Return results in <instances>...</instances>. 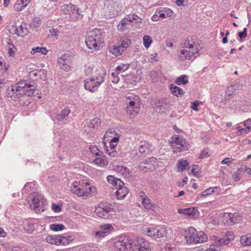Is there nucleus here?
I'll list each match as a JSON object with an SVG mask.
<instances>
[{"mask_svg": "<svg viewBox=\"0 0 251 251\" xmlns=\"http://www.w3.org/2000/svg\"><path fill=\"white\" fill-rule=\"evenodd\" d=\"M36 87L34 82L23 80L15 85L9 86L6 91V96L16 101L22 96H32Z\"/></svg>", "mask_w": 251, "mask_h": 251, "instance_id": "f257e3e1", "label": "nucleus"}, {"mask_svg": "<svg viewBox=\"0 0 251 251\" xmlns=\"http://www.w3.org/2000/svg\"><path fill=\"white\" fill-rule=\"evenodd\" d=\"M181 49L178 53L180 60H194L199 55V50L193 41L185 40L181 44Z\"/></svg>", "mask_w": 251, "mask_h": 251, "instance_id": "f03ea898", "label": "nucleus"}, {"mask_svg": "<svg viewBox=\"0 0 251 251\" xmlns=\"http://www.w3.org/2000/svg\"><path fill=\"white\" fill-rule=\"evenodd\" d=\"M103 42L101 31L98 28H95L87 33L85 43L89 49L99 50Z\"/></svg>", "mask_w": 251, "mask_h": 251, "instance_id": "7ed1b4c3", "label": "nucleus"}, {"mask_svg": "<svg viewBox=\"0 0 251 251\" xmlns=\"http://www.w3.org/2000/svg\"><path fill=\"white\" fill-rule=\"evenodd\" d=\"M185 239L188 244H196L206 241L207 237L203 232H197L195 228L190 227L188 230L185 231Z\"/></svg>", "mask_w": 251, "mask_h": 251, "instance_id": "20e7f679", "label": "nucleus"}, {"mask_svg": "<svg viewBox=\"0 0 251 251\" xmlns=\"http://www.w3.org/2000/svg\"><path fill=\"white\" fill-rule=\"evenodd\" d=\"M71 191L78 197H88L91 193H94L96 191V188L94 186H89V184L87 182L82 185L75 182L72 184Z\"/></svg>", "mask_w": 251, "mask_h": 251, "instance_id": "39448f33", "label": "nucleus"}, {"mask_svg": "<svg viewBox=\"0 0 251 251\" xmlns=\"http://www.w3.org/2000/svg\"><path fill=\"white\" fill-rule=\"evenodd\" d=\"M140 98L133 94H129L126 97V103L128 105L126 109L127 114L131 117L137 115L139 111Z\"/></svg>", "mask_w": 251, "mask_h": 251, "instance_id": "423d86ee", "label": "nucleus"}, {"mask_svg": "<svg viewBox=\"0 0 251 251\" xmlns=\"http://www.w3.org/2000/svg\"><path fill=\"white\" fill-rule=\"evenodd\" d=\"M104 5L107 10L106 16L110 19L117 16L122 9V5L119 0H106Z\"/></svg>", "mask_w": 251, "mask_h": 251, "instance_id": "0eeeda50", "label": "nucleus"}, {"mask_svg": "<svg viewBox=\"0 0 251 251\" xmlns=\"http://www.w3.org/2000/svg\"><path fill=\"white\" fill-rule=\"evenodd\" d=\"M170 143L174 153L185 151L189 148V144L186 142V139L181 136L172 137Z\"/></svg>", "mask_w": 251, "mask_h": 251, "instance_id": "6e6552de", "label": "nucleus"}, {"mask_svg": "<svg viewBox=\"0 0 251 251\" xmlns=\"http://www.w3.org/2000/svg\"><path fill=\"white\" fill-rule=\"evenodd\" d=\"M132 240L126 236H121L114 243V247L118 251L132 250Z\"/></svg>", "mask_w": 251, "mask_h": 251, "instance_id": "1a4fd4ad", "label": "nucleus"}, {"mask_svg": "<svg viewBox=\"0 0 251 251\" xmlns=\"http://www.w3.org/2000/svg\"><path fill=\"white\" fill-rule=\"evenodd\" d=\"M112 212H115L114 208L111 204L106 202H100L95 210L96 214L101 218H107Z\"/></svg>", "mask_w": 251, "mask_h": 251, "instance_id": "9d476101", "label": "nucleus"}, {"mask_svg": "<svg viewBox=\"0 0 251 251\" xmlns=\"http://www.w3.org/2000/svg\"><path fill=\"white\" fill-rule=\"evenodd\" d=\"M145 233L148 236L153 237L155 240L166 237L167 230L164 226L149 227L145 230Z\"/></svg>", "mask_w": 251, "mask_h": 251, "instance_id": "9b49d317", "label": "nucleus"}, {"mask_svg": "<svg viewBox=\"0 0 251 251\" xmlns=\"http://www.w3.org/2000/svg\"><path fill=\"white\" fill-rule=\"evenodd\" d=\"M151 104L154 109L160 113H164L169 108L170 104L164 98L151 99Z\"/></svg>", "mask_w": 251, "mask_h": 251, "instance_id": "f8f14e48", "label": "nucleus"}, {"mask_svg": "<svg viewBox=\"0 0 251 251\" xmlns=\"http://www.w3.org/2000/svg\"><path fill=\"white\" fill-rule=\"evenodd\" d=\"M132 251H150V244L143 238L137 237L132 240Z\"/></svg>", "mask_w": 251, "mask_h": 251, "instance_id": "ddd939ff", "label": "nucleus"}, {"mask_svg": "<svg viewBox=\"0 0 251 251\" xmlns=\"http://www.w3.org/2000/svg\"><path fill=\"white\" fill-rule=\"evenodd\" d=\"M138 198L146 210H151L152 211H156L158 210V206L153 202H151V200L144 192L141 191L138 193Z\"/></svg>", "mask_w": 251, "mask_h": 251, "instance_id": "4468645a", "label": "nucleus"}, {"mask_svg": "<svg viewBox=\"0 0 251 251\" xmlns=\"http://www.w3.org/2000/svg\"><path fill=\"white\" fill-rule=\"evenodd\" d=\"M242 219L239 213H224L222 216V221L225 225L232 226L239 222Z\"/></svg>", "mask_w": 251, "mask_h": 251, "instance_id": "2eb2a0df", "label": "nucleus"}, {"mask_svg": "<svg viewBox=\"0 0 251 251\" xmlns=\"http://www.w3.org/2000/svg\"><path fill=\"white\" fill-rule=\"evenodd\" d=\"M29 199L32 200V202L29 204L31 207L37 209L39 212L44 211L43 202L41 196H39L37 193H34L29 197Z\"/></svg>", "mask_w": 251, "mask_h": 251, "instance_id": "dca6fc26", "label": "nucleus"}, {"mask_svg": "<svg viewBox=\"0 0 251 251\" xmlns=\"http://www.w3.org/2000/svg\"><path fill=\"white\" fill-rule=\"evenodd\" d=\"M119 136L114 129H109L105 133L103 136V144H107V142L112 141L113 142H118Z\"/></svg>", "mask_w": 251, "mask_h": 251, "instance_id": "f3484780", "label": "nucleus"}, {"mask_svg": "<svg viewBox=\"0 0 251 251\" xmlns=\"http://www.w3.org/2000/svg\"><path fill=\"white\" fill-rule=\"evenodd\" d=\"M136 148L141 155H146L152 152L153 150L152 145L146 141L141 142L139 146Z\"/></svg>", "mask_w": 251, "mask_h": 251, "instance_id": "a211bd4d", "label": "nucleus"}, {"mask_svg": "<svg viewBox=\"0 0 251 251\" xmlns=\"http://www.w3.org/2000/svg\"><path fill=\"white\" fill-rule=\"evenodd\" d=\"M13 34H16L18 36L24 37L28 32V29L25 23H22L19 26H12L10 29Z\"/></svg>", "mask_w": 251, "mask_h": 251, "instance_id": "6ab92c4d", "label": "nucleus"}, {"mask_svg": "<svg viewBox=\"0 0 251 251\" xmlns=\"http://www.w3.org/2000/svg\"><path fill=\"white\" fill-rule=\"evenodd\" d=\"M118 142H113L110 141L107 142V144H104L105 152L110 157H116L118 153L115 150V148Z\"/></svg>", "mask_w": 251, "mask_h": 251, "instance_id": "aec40b11", "label": "nucleus"}, {"mask_svg": "<svg viewBox=\"0 0 251 251\" xmlns=\"http://www.w3.org/2000/svg\"><path fill=\"white\" fill-rule=\"evenodd\" d=\"M157 160L156 158L152 157L147 158L145 161L141 162L139 167L141 168L146 169L152 170L155 168L156 165Z\"/></svg>", "mask_w": 251, "mask_h": 251, "instance_id": "412c9836", "label": "nucleus"}, {"mask_svg": "<svg viewBox=\"0 0 251 251\" xmlns=\"http://www.w3.org/2000/svg\"><path fill=\"white\" fill-rule=\"evenodd\" d=\"M93 163L101 167H105L108 164L107 157L103 154V153L96 154V158L93 160Z\"/></svg>", "mask_w": 251, "mask_h": 251, "instance_id": "4be33fe9", "label": "nucleus"}, {"mask_svg": "<svg viewBox=\"0 0 251 251\" xmlns=\"http://www.w3.org/2000/svg\"><path fill=\"white\" fill-rule=\"evenodd\" d=\"M178 213L186 216L187 218H194L198 215L197 210L194 207L178 209Z\"/></svg>", "mask_w": 251, "mask_h": 251, "instance_id": "5701e85b", "label": "nucleus"}, {"mask_svg": "<svg viewBox=\"0 0 251 251\" xmlns=\"http://www.w3.org/2000/svg\"><path fill=\"white\" fill-rule=\"evenodd\" d=\"M85 88L91 92H95L98 88V85L97 84L95 77L87 79L85 81Z\"/></svg>", "mask_w": 251, "mask_h": 251, "instance_id": "b1692460", "label": "nucleus"}, {"mask_svg": "<svg viewBox=\"0 0 251 251\" xmlns=\"http://www.w3.org/2000/svg\"><path fill=\"white\" fill-rule=\"evenodd\" d=\"M117 189L115 195L119 200H122L125 198L128 193V189L127 187L124 186V185L118 186L116 188Z\"/></svg>", "mask_w": 251, "mask_h": 251, "instance_id": "393cba45", "label": "nucleus"}, {"mask_svg": "<svg viewBox=\"0 0 251 251\" xmlns=\"http://www.w3.org/2000/svg\"><path fill=\"white\" fill-rule=\"evenodd\" d=\"M159 17L161 19H165L168 17H170L173 15V11L170 8H159L156 10Z\"/></svg>", "mask_w": 251, "mask_h": 251, "instance_id": "a878e982", "label": "nucleus"}, {"mask_svg": "<svg viewBox=\"0 0 251 251\" xmlns=\"http://www.w3.org/2000/svg\"><path fill=\"white\" fill-rule=\"evenodd\" d=\"M234 238V235L231 231H227L222 238L219 240V243L221 245H228Z\"/></svg>", "mask_w": 251, "mask_h": 251, "instance_id": "bb28decb", "label": "nucleus"}, {"mask_svg": "<svg viewBox=\"0 0 251 251\" xmlns=\"http://www.w3.org/2000/svg\"><path fill=\"white\" fill-rule=\"evenodd\" d=\"M31 0H17L14 9L17 12L21 11L25 8L30 3Z\"/></svg>", "mask_w": 251, "mask_h": 251, "instance_id": "cd10ccee", "label": "nucleus"}, {"mask_svg": "<svg viewBox=\"0 0 251 251\" xmlns=\"http://www.w3.org/2000/svg\"><path fill=\"white\" fill-rule=\"evenodd\" d=\"M107 180L109 184H111V187L113 189H115L118 186L125 185L124 183L120 179L115 178L112 176H108L107 177Z\"/></svg>", "mask_w": 251, "mask_h": 251, "instance_id": "c85d7f7f", "label": "nucleus"}, {"mask_svg": "<svg viewBox=\"0 0 251 251\" xmlns=\"http://www.w3.org/2000/svg\"><path fill=\"white\" fill-rule=\"evenodd\" d=\"M70 112V109L69 108L66 107L61 110L59 113L57 114L56 116V118L58 121L66 120Z\"/></svg>", "mask_w": 251, "mask_h": 251, "instance_id": "c756f323", "label": "nucleus"}, {"mask_svg": "<svg viewBox=\"0 0 251 251\" xmlns=\"http://www.w3.org/2000/svg\"><path fill=\"white\" fill-rule=\"evenodd\" d=\"M109 51L113 54L118 56L120 55L124 52V49H122L121 46H112L109 47Z\"/></svg>", "mask_w": 251, "mask_h": 251, "instance_id": "7c9ffc66", "label": "nucleus"}, {"mask_svg": "<svg viewBox=\"0 0 251 251\" xmlns=\"http://www.w3.org/2000/svg\"><path fill=\"white\" fill-rule=\"evenodd\" d=\"M170 88L171 91V93L175 96L178 97L181 95L183 93V90L179 87H177L174 84H171Z\"/></svg>", "mask_w": 251, "mask_h": 251, "instance_id": "2f4dec72", "label": "nucleus"}, {"mask_svg": "<svg viewBox=\"0 0 251 251\" xmlns=\"http://www.w3.org/2000/svg\"><path fill=\"white\" fill-rule=\"evenodd\" d=\"M59 235H48L46 237V241L48 243L55 245H59Z\"/></svg>", "mask_w": 251, "mask_h": 251, "instance_id": "473e14b6", "label": "nucleus"}, {"mask_svg": "<svg viewBox=\"0 0 251 251\" xmlns=\"http://www.w3.org/2000/svg\"><path fill=\"white\" fill-rule=\"evenodd\" d=\"M240 243L244 246H251V235L247 234L240 238Z\"/></svg>", "mask_w": 251, "mask_h": 251, "instance_id": "72a5a7b5", "label": "nucleus"}, {"mask_svg": "<svg viewBox=\"0 0 251 251\" xmlns=\"http://www.w3.org/2000/svg\"><path fill=\"white\" fill-rule=\"evenodd\" d=\"M188 82V76L186 75H183L178 77L175 83L178 85L186 84Z\"/></svg>", "mask_w": 251, "mask_h": 251, "instance_id": "f704fd0d", "label": "nucleus"}, {"mask_svg": "<svg viewBox=\"0 0 251 251\" xmlns=\"http://www.w3.org/2000/svg\"><path fill=\"white\" fill-rule=\"evenodd\" d=\"M9 65L5 61L4 59L0 57V72H6L9 69Z\"/></svg>", "mask_w": 251, "mask_h": 251, "instance_id": "c9c22d12", "label": "nucleus"}, {"mask_svg": "<svg viewBox=\"0 0 251 251\" xmlns=\"http://www.w3.org/2000/svg\"><path fill=\"white\" fill-rule=\"evenodd\" d=\"M72 240L73 238L72 236H68L66 237L59 235V245H66Z\"/></svg>", "mask_w": 251, "mask_h": 251, "instance_id": "e433bc0d", "label": "nucleus"}, {"mask_svg": "<svg viewBox=\"0 0 251 251\" xmlns=\"http://www.w3.org/2000/svg\"><path fill=\"white\" fill-rule=\"evenodd\" d=\"M8 53L10 56H13L15 55L17 49L14 44L11 42V40L10 39L8 40Z\"/></svg>", "mask_w": 251, "mask_h": 251, "instance_id": "4c0bfd02", "label": "nucleus"}, {"mask_svg": "<svg viewBox=\"0 0 251 251\" xmlns=\"http://www.w3.org/2000/svg\"><path fill=\"white\" fill-rule=\"evenodd\" d=\"M129 64H122L116 67L115 72L118 74L121 73L122 72H124L126 70H127L129 68Z\"/></svg>", "mask_w": 251, "mask_h": 251, "instance_id": "58836bf2", "label": "nucleus"}, {"mask_svg": "<svg viewBox=\"0 0 251 251\" xmlns=\"http://www.w3.org/2000/svg\"><path fill=\"white\" fill-rule=\"evenodd\" d=\"M101 121L98 117L94 118L91 120L90 126L92 128H98L100 125Z\"/></svg>", "mask_w": 251, "mask_h": 251, "instance_id": "ea45409f", "label": "nucleus"}, {"mask_svg": "<svg viewBox=\"0 0 251 251\" xmlns=\"http://www.w3.org/2000/svg\"><path fill=\"white\" fill-rule=\"evenodd\" d=\"M41 53L42 54H46L48 52V50L46 48L37 47L34 49H32L31 51V53L34 54L35 53Z\"/></svg>", "mask_w": 251, "mask_h": 251, "instance_id": "a19ab883", "label": "nucleus"}, {"mask_svg": "<svg viewBox=\"0 0 251 251\" xmlns=\"http://www.w3.org/2000/svg\"><path fill=\"white\" fill-rule=\"evenodd\" d=\"M188 163L186 160H179L177 164V168L179 172H182L186 169L188 165Z\"/></svg>", "mask_w": 251, "mask_h": 251, "instance_id": "79ce46f5", "label": "nucleus"}, {"mask_svg": "<svg viewBox=\"0 0 251 251\" xmlns=\"http://www.w3.org/2000/svg\"><path fill=\"white\" fill-rule=\"evenodd\" d=\"M100 229L103 232H104L105 234L107 236L108 234L110 233L112 229H113V227L109 224L101 225L100 226Z\"/></svg>", "mask_w": 251, "mask_h": 251, "instance_id": "37998d69", "label": "nucleus"}, {"mask_svg": "<svg viewBox=\"0 0 251 251\" xmlns=\"http://www.w3.org/2000/svg\"><path fill=\"white\" fill-rule=\"evenodd\" d=\"M57 62L60 68L65 71L68 72L71 69L70 66L67 64L66 61H64L62 59H58Z\"/></svg>", "mask_w": 251, "mask_h": 251, "instance_id": "c03bdc74", "label": "nucleus"}, {"mask_svg": "<svg viewBox=\"0 0 251 251\" xmlns=\"http://www.w3.org/2000/svg\"><path fill=\"white\" fill-rule=\"evenodd\" d=\"M143 44L146 48H148L152 43L151 37L149 35H145L143 38Z\"/></svg>", "mask_w": 251, "mask_h": 251, "instance_id": "a18cd8bd", "label": "nucleus"}, {"mask_svg": "<svg viewBox=\"0 0 251 251\" xmlns=\"http://www.w3.org/2000/svg\"><path fill=\"white\" fill-rule=\"evenodd\" d=\"M118 74H119L115 72H113L111 74V75L109 76V81H111L112 83H113L115 84H117L120 80V78L118 76Z\"/></svg>", "mask_w": 251, "mask_h": 251, "instance_id": "49530a36", "label": "nucleus"}, {"mask_svg": "<svg viewBox=\"0 0 251 251\" xmlns=\"http://www.w3.org/2000/svg\"><path fill=\"white\" fill-rule=\"evenodd\" d=\"M128 24L127 23V20L123 19L119 24L118 25V29L119 31H123L126 29V25Z\"/></svg>", "mask_w": 251, "mask_h": 251, "instance_id": "de8ad7c7", "label": "nucleus"}, {"mask_svg": "<svg viewBox=\"0 0 251 251\" xmlns=\"http://www.w3.org/2000/svg\"><path fill=\"white\" fill-rule=\"evenodd\" d=\"M102 72L101 73L100 75L97 76L96 78H95V81L97 84L98 85V86L102 83L104 81V77L106 75V72H105V70H102Z\"/></svg>", "mask_w": 251, "mask_h": 251, "instance_id": "09e8293b", "label": "nucleus"}, {"mask_svg": "<svg viewBox=\"0 0 251 251\" xmlns=\"http://www.w3.org/2000/svg\"><path fill=\"white\" fill-rule=\"evenodd\" d=\"M41 24V20L39 17H35L33 19L32 23H30V26L32 28H36L39 27Z\"/></svg>", "mask_w": 251, "mask_h": 251, "instance_id": "8fccbe9b", "label": "nucleus"}, {"mask_svg": "<svg viewBox=\"0 0 251 251\" xmlns=\"http://www.w3.org/2000/svg\"><path fill=\"white\" fill-rule=\"evenodd\" d=\"M50 228L52 230L59 231L63 230L64 226L62 224H53L50 225Z\"/></svg>", "mask_w": 251, "mask_h": 251, "instance_id": "3c124183", "label": "nucleus"}, {"mask_svg": "<svg viewBox=\"0 0 251 251\" xmlns=\"http://www.w3.org/2000/svg\"><path fill=\"white\" fill-rule=\"evenodd\" d=\"M211 152L208 149H204L201 152L200 155V158L201 159L206 158L210 156Z\"/></svg>", "mask_w": 251, "mask_h": 251, "instance_id": "603ef678", "label": "nucleus"}, {"mask_svg": "<svg viewBox=\"0 0 251 251\" xmlns=\"http://www.w3.org/2000/svg\"><path fill=\"white\" fill-rule=\"evenodd\" d=\"M251 128V126H247L245 128H242V129H240L239 131H237V134L240 135H246L250 131Z\"/></svg>", "mask_w": 251, "mask_h": 251, "instance_id": "864d4df0", "label": "nucleus"}, {"mask_svg": "<svg viewBox=\"0 0 251 251\" xmlns=\"http://www.w3.org/2000/svg\"><path fill=\"white\" fill-rule=\"evenodd\" d=\"M240 86V84L238 83H236L234 85H231L230 87H228L227 88L226 92L229 95H231V92H233V91L231 90L232 89L235 90L237 89H238L239 87Z\"/></svg>", "mask_w": 251, "mask_h": 251, "instance_id": "5fc2aeb1", "label": "nucleus"}, {"mask_svg": "<svg viewBox=\"0 0 251 251\" xmlns=\"http://www.w3.org/2000/svg\"><path fill=\"white\" fill-rule=\"evenodd\" d=\"M130 43L131 42L129 39H125L122 41L121 44L120 46H121L124 50L130 45Z\"/></svg>", "mask_w": 251, "mask_h": 251, "instance_id": "6e6d98bb", "label": "nucleus"}, {"mask_svg": "<svg viewBox=\"0 0 251 251\" xmlns=\"http://www.w3.org/2000/svg\"><path fill=\"white\" fill-rule=\"evenodd\" d=\"M217 187L209 188L207 189L206 190H205V191H204L202 193L201 195L202 196H207L209 195H211V194H212L214 192V191H215L214 189H217Z\"/></svg>", "mask_w": 251, "mask_h": 251, "instance_id": "4d7b16f0", "label": "nucleus"}, {"mask_svg": "<svg viewBox=\"0 0 251 251\" xmlns=\"http://www.w3.org/2000/svg\"><path fill=\"white\" fill-rule=\"evenodd\" d=\"M197 168L198 166H196V168H193L191 172L194 176L199 177L201 176V173L199 172Z\"/></svg>", "mask_w": 251, "mask_h": 251, "instance_id": "13d9d810", "label": "nucleus"}, {"mask_svg": "<svg viewBox=\"0 0 251 251\" xmlns=\"http://www.w3.org/2000/svg\"><path fill=\"white\" fill-rule=\"evenodd\" d=\"M89 149H90V151L92 153L95 154L96 156V154L97 153L99 154V153H102V152L99 151L98 148L97 147H96V146L91 147L89 148Z\"/></svg>", "mask_w": 251, "mask_h": 251, "instance_id": "bf43d9fd", "label": "nucleus"}, {"mask_svg": "<svg viewBox=\"0 0 251 251\" xmlns=\"http://www.w3.org/2000/svg\"><path fill=\"white\" fill-rule=\"evenodd\" d=\"M5 251H12L14 246L9 243H6L3 245Z\"/></svg>", "mask_w": 251, "mask_h": 251, "instance_id": "052dcab7", "label": "nucleus"}, {"mask_svg": "<svg viewBox=\"0 0 251 251\" xmlns=\"http://www.w3.org/2000/svg\"><path fill=\"white\" fill-rule=\"evenodd\" d=\"M132 19L134 20V21H135V22L137 24H140L142 23V19L138 17V16L135 14H134L132 15Z\"/></svg>", "mask_w": 251, "mask_h": 251, "instance_id": "680f3d73", "label": "nucleus"}, {"mask_svg": "<svg viewBox=\"0 0 251 251\" xmlns=\"http://www.w3.org/2000/svg\"><path fill=\"white\" fill-rule=\"evenodd\" d=\"M94 235L96 237H98L99 238L104 237L106 236L104 232H103V231H102L101 230H100V229L99 231H96L95 232Z\"/></svg>", "mask_w": 251, "mask_h": 251, "instance_id": "e2e57ef3", "label": "nucleus"}, {"mask_svg": "<svg viewBox=\"0 0 251 251\" xmlns=\"http://www.w3.org/2000/svg\"><path fill=\"white\" fill-rule=\"evenodd\" d=\"M247 36V31L246 28H244L242 32L238 33V36L240 38H245Z\"/></svg>", "mask_w": 251, "mask_h": 251, "instance_id": "0e129e2a", "label": "nucleus"}, {"mask_svg": "<svg viewBox=\"0 0 251 251\" xmlns=\"http://www.w3.org/2000/svg\"><path fill=\"white\" fill-rule=\"evenodd\" d=\"M52 209L55 212H58L61 211V207L55 203L52 204Z\"/></svg>", "mask_w": 251, "mask_h": 251, "instance_id": "69168bd1", "label": "nucleus"}, {"mask_svg": "<svg viewBox=\"0 0 251 251\" xmlns=\"http://www.w3.org/2000/svg\"><path fill=\"white\" fill-rule=\"evenodd\" d=\"M241 170L244 171V172H246L247 174L251 175V169L250 168L247 167L245 165H243L241 167Z\"/></svg>", "mask_w": 251, "mask_h": 251, "instance_id": "338daca9", "label": "nucleus"}, {"mask_svg": "<svg viewBox=\"0 0 251 251\" xmlns=\"http://www.w3.org/2000/svg\"><path fill=\"white\" fill-rule=\"evenodd\" d=\"M231 162V159L229 158H226V159L223 160L221 161V163L222 164H226L228 166H229L230 163Z\"/></svg>", "mask_w": 251, "mask_h": 251, "instance_id": "774afa93", "label": "nucleus"}]
</instances>
